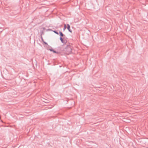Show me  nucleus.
Wrapping results in <instances>:
<instances>
[{"label":"nucleus","mask_w":148,"mask_h":148,"mask_svg":"<svg viewBox=\"0 0 148 148\" xmlns=\"http://www.w3.org/2000/svg\"><path fill=\"white\" fill-rule=\"evenodd\" d=\"M66 38H67L66 37V38H64V37L63 38H61V37H60V40L61 42L63 43H66V42H65V40Z\"/></svg>","instance_id":"nucleus-2"},{"label":"nucleus","mask_w":148,"mask_h":148,"mask_svg":"<svg viewBox=\"0 0 148 148\" xmlns=\"http://www.w3.org/2000/svg\"><path fill=\"white\" fill-rule=\"evenodd\" d=\"M53 52L54 53H57V54H59V52H57L56 51L54 50H53Z\"/></svg>","instance_id":"nucleus-6"},{"label":"nucleus","mask_w":148,"mask_h":148,"mask_svg":"<svg viewBox=\"0 0 148 148\" xmlns=\"http://www.w3.org/2000/svg\"><path fill=\"white\" fill-rule=\"evenodd\" d=\"M66 28V25L65 24H64V28L63 29V31H64L65 30V29Z\"/></svg>","instance_id":"nucleus-7"},{"label":"nucleus","mask_w":148,"mask_h":148,"mask_svg":"<svg viewBox=\"0 0 148 148\" xmlns=\"http://www.w3.org/2000/svg\"><path fill=\"white\" fill-rule=\"evenodd\" d=\"M43 42L45 45H47V43L46 42H45V41H44Z\"/></svg>","instance_id":"nucleus-9"},{"label":"nucleus","mask_w":148,"mask_h":148,"mask_svg":"<svg viewBox=\"0 0 148 148\" xmlns=\"http://www.w3.org/2000/svg\"><path fill=\"white\" fill-rule=\"evenodd\" d=\"M67 29L71 33L72 32V31L70 29V25L69 24H67Z\"/></svg>","instance_id":"nucleus-3"},{"label":"nucleus","mask_w":148,"mask_h":148,"mask_svg":"<svg viewBox=\"0 0 148 148\" xmlns=\"http://www.w3.org/2000/svg\"><path fill=\"white\" fill-rule=\"evenodd\" d=\"M41 40H42V41L43 42L44 41V40H43V38H42V36H41Z\"/></svg>","instance_id":"nucleus-8"},{"label":"nucleus","mask_w":148,"mask_h":148,"mask_svg":"<svg viewBox=\"0 0 148 148\" xmlns=\"http://www.w3.org/2000/svg\"><path fill=\"white\" fill-rule=\"evenodd\" d=\"M53 31L54 33H55V34H59V33H58L56 31H55V30H53Z\"/></svg>","instance_id":"nucleus-5"},{"label":"nucleus","mask_w":148,"mask_h":148,"mask_svg":"<svg viewBox=\"0 0 148 148\" xmlns=\"http://www.w3.org/2000/svg\"><path fill=\"white\" fill-rule=\"evenodd\" d=\"M71 45L69 44V45H67L64 49V51L67 54H69L71 52L72 47L71 46Z\"/></svg>","instance_id":"nucleus-1"},{"label":"nucleus","mask_w":148,"mask_h":148,"mask_svg":"<svg viewBox=\"0 0 148 148\" xmlns=\"http://www.w3.org/2000/svg\"><path fill=\"white\" fill-rule=\"evenodd\" d=\"M49 50L51 51H53V49H49Z\"/></svg>","instance_id":"nucleus-10"},{"label":"nucleus","mask_w":148,"mask_h":148,"mask_svg":"<svg viewBox=\"0 0 148 148\" xmlns=\"http://www.w3.org/2000/svg\"><path fill=\"white\" fill-rule=\"evenodd\" d=\"M59 34H60V37H61V38L64 37V38H66L64 34L62 32H59Z\"/></svg>","instance_id":"nucleus-4"}]
</instances>
